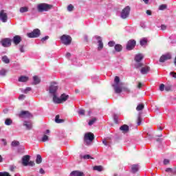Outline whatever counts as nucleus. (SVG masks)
<instances>
[{
    "instance_id": "obj_1",
    "label": "nucleus",
    "mask_w": 176,
    "mask_h": 176,
    "mask_svg": "<svg viewBox=\"0 0 176 176\" xmlns=\"http://www.w3.org/2000/svg\"><path fill=\"white\" fill-rule=\"evenodd\" d=\"M114 83L112 85V87H114L115 93L117 94H120L122 91H130V89L128 88L123 87V83L120 82V78L119 76H116L114 78Z\"/></svg>"
},
{
    "instance_id": "obj_2",
    "label": "nucleus",
    "mask_w": 176,
    "mask_h": 176,
    "mask_svg": "<svg viewBox=\"0 0 176 176\" xmlns=\"http://www.w3.org/2000/svg\"><path fill=\"white\" fill-rule=\"evenodd\" d=\"M130 12H131V8L129 6L124 8L120 13V17L122 20H126V19H129L130 16Z\"/></svg>"
},
{
    "instance_id": "obj_3",
    "label": "nucleus",
    "mask_w": 176,
    "mask_h": 176,
    "mask_svg": "<svg viewBox=\"0 0 176 176\" xmlns=\"http://www.w3.org/2000/svg\"><path fill=\"white\" fill-rule=\"evenodd\" d=\"M53 8V6L47 3H40L37 6V10L39 13H43V12H49L50 9Z\"/></svg>"
},
{
    "instance_id": "obj_4",
    "label": "nucleus",
    "mask_w": 176,
    "mask_h": 176,
    "mask_svg": "<svg viewBox=\"0 0 176 176\" xmlns=\"http://www.w3.org/2000/svg\"><path fill=\"white\" fill-rule=\"evenodd\" d=\"M68 98H69V96L63 94L60 96V98L54 96V98H52V100L55 104H63V102H65V101H67Z\"/></svg>"
},
{
    "instance_id": "obj_5",
    "label": "nucleus",
    "mask_w": 176,
    "mask_h": 176,
    "mask_svg": "<svg viewBox=\"0 0 176 176\" xmlns=\"http://www.w3.org/2000/svg\"><path fill=\"white\" fill-rule=\"evenodd\" d=\"M142 58H144V55L142 54H138L135 56V68H136V69H138V68H141V67L144 65V64L141 63Z\"/></svg>"
},
{
    "instance_id": "obj_6",
    "label": "nucleus",
    "mask_w": 176,
    "mask_h": 176,
    "mask_svg": "<svg viewBox=\"0 0 176 176\" xmlns=\"http://www.w3.org/2000/svg\"><path fill=\"white\" fill-rule=\"evenodd\" d=\"M57 90H58V85H57V83L52 82L49 88V92L50 94H52V96H53V98H54V97H57Z\"/></svg>"
},
{
    "instance_id": "obj_7",
    "label": "nucleus",
    "mask_w": 176,
    "mask_h": 176,
    "mask_svg": "<svg viewBox=\"0 0 176 176\" xmlns=\"http://www.w3.org/2000/svg\"><path fill=\"white\" fill-rule=\"evenodd\" d=\"M93 140H94V134L90 132L85 133L84 136V143L85 145H90L93 142Z\"/></svg>"
},
{
    "instance_id": "obj_8",
    "label": "nucleus",
    "mask_w": 176,
    "mask_h": 176,
    "mask_svg": "<svg viewBox=\"0 0 176 176\" xmlns=\"http://www.w3.org/2000/svg\"><path fill=\"white\" fill-rule=\"evenodd\" d=\"M60 41L63 45L68 46V45H71V42H72V38L69 35L63 34L60 36Z\"/></svg>"
},
{
    "instance_id": "obj_9",
    "label": "nucleus",
    "mask_w": 176,
    "mask_h": 176,
    "mask_svg": "<svg viewBox=\"0 0 176 176\" xmlns=\"http://www.w3.org/2000/svg\"><path fill=\"white\" fill-rule=\"evenodd\" d=\"M40 35L41 30H39V29H35L32 32L27 34V36H28V38H38Z\"/></svg>"
},
{
    "instance_id": "obj_10",
    "label": "nucleus",
    "mask_w": 176,
    "mask_h": 176,
    "mask_svg": "<svg viewBox=\"0 0 176 176\" xmlns=\"http://www.w3.org/2000/svg\"><path fill=\"white\" fill-rule=\"evenodd\" d=\"M94 38L96 39V41H98V50L99 52H101V50L104 49V43H102V38L100 36H95Z\"/></svg>"
},
{
    "instance_id": "obj_11",
    "label": "nucleus",
    "mask_w": 176,
    "mask_h": 176,
    "mask_svg": "<svg viewBox=\"0 0 176 176\" xmlns=\"http://www.w3.org/2000/svg\"><path fill=\"white\" fill-rule=\"evenodd\" d=\"M0 20L2 23H6L8 21V14L3 10L0 11Z\"/></svg>"
},
{
    "instance_id": "obj_12",
    "label": "nucleus",
    "mask_w": 176,
    "mask_h": 176,
    "mask_svg": "<svg viewBox=\"0 0 176 176\" xmlns=\"http://www.w3.org/2000/svg\"><path fill=\"white\" fill-rule=\"evenodd\" d=\"M1 45L3 47H9L12 45V40L9 38H3L1 41Z\"/></svg>"
},
{
    "instance_id": "obj_13",
    "label": "nucleus",
    "mask_w": 176,
    "mask_h": 176,
    "mask_svg": "<svg viewBox=\"0 0 176 176\" xmlns=\"http://www.w3.org/2000/svg\"><path fill=\"white\" fill-rule=\"evenodd\" d=\"M167 60H171V54H166L162 55L160 58V63H164V61H167Z\"/></svg>"
},
{
    "instance_id": "obj_14",
    "label": "nucleus",
    "mask_w": 176,
    "mask_h": 176,
    "mask_svg": "<svg viewBox=\"0 0 176 176\" xmlns=\"http://www.w3.org/2000/svg\"><path fill=\"white\" fill-rule=\"evenodd\" d=\"M135 47V40H131L128 41L126 45V50H132V49H134Z\"/></svg>"
},
{
    "instance_id": "obj_15",
    "label": "nucleus",
    "mask_w": 176,
    "mask_h": 176,
    "mask_svg": "<svg viewBox=\"0 0 176 176\" xmlns=\"http://www.w3.org/2000/svg\"><path fill=\"white\" fill-rule=\"evenodd\" d=\"M19 118H32V115L28 111H23L19 114Z\"/></svg>"
},
{
    "instance_id": "obj_16",
    "label": "nucleus",
    "mask_w": 176,
    "mask_h": 176,
    "mask_svg": "<svg viewBox=\"0 0 176 176\" xmlns=\"http://www.w3.org/2000/svg\"><path fill=\"white\" fill-rule=\"evenodd\" d=\"M149 71H151V67L145 66L142 67V69H140V73L142 74V75H146V74H148Z\"/></svg>"
},
{
    "instance_id": "obj_17",
    "label": "nucleus",
    "mask_w": 176,
    "mask_h": 176,
    "mask_svg": "<svg viewBox=\"0 0 176 176\" xmlns=\"http://www.w3.org/2000/svg\"><path fill=\"white\" fill-rule=\"evenodd\" d=\"M23 126L26 128V130H31L32 129V122L31 121H24Z\"/></svg>"
},
{
    "instance_id": "obj_18",
    "label": "nucleus",
    "mask_w": 176,
    "mask_h": 176,
    "mask_svg": "<svg viewBox=\"0 0 176 176\" xmlns=\"http://www.w3.org/2000/svg\"><path fill=\"white\" fill-rule=\"evenodd\" d=\"M70 176H85V173L79 170H73L70 173Z\"/></svg>"
},
{
    "instance_id": "obj_19",
    "label": "nucleus",
    "mask_w": 176,
    "mask_h": 176,
    "mask_svg": "<svg viewBox=\"0 0 176 176\" xmlns=\"http://www.w3.org/2000/svg\"><path fill=\"white\" fill-rule=\"evenodd\" d=\"M12 42L16 45H19L20 42H21V37L19 35H16L15 36L13 37Z\"/></svg>"
},
{
    "instance_id": "obj_20",
    "label": "nucleus",
    "mask_w": 176,
    "mask_h": 176,
    "mask_svg": "<svg viewBox=\"0 0 176 176\" xmlns=\"http://www.w3.org/2000/svg\"><path fill=\"white\" fill-rule=\"evenodd\" d=\"M120 130L124 133V134H126V133H129V130H130V128L128 125L124 124L120 127Z\"/></svg>"
},
{
    "instance_id": "obj_21",
    "label": "nucleus",
    "mask_w": 176,
    "mask_h": 176,
    "mask_svg": "<svg viewBox=\"0 0 176 176\" xmlns=\"http://www.w3.org/2000/svg\"><path fill=\"white\" fill-rule=\"evenodd\" d=\"M30 162V155H25L22 158V163L23 166H28V162Z\"/></svg>"
},
{
    "instance_id": "obj_22",
    "label": "nucleus",
    "mask_w": 176,
    "mask_h": 176,
    "mask_svg": "<svg viewBox=\"0 0 176 176\" xmlns=\"http://www.w3.org/2000/svg\"><path fill=\"white\" fill-rule=\"evenodd\" d=\"M39 83H41V78H39L38 76H33L32 85H39Z\"/></svg>"
},
{
    "instance_id": "obj_23",
    "label": "nucleus",
    "mask_w": 176,
    "mask_h": 176,
    "mask_svg": "<svg viewBox=\"0 0 176 176\" xmlns=\"http://www.w3.org/2000/svg\"><path fill=\"white\" fill-rule=\"evenodd\" d=\"M140 168V166L138 164H133L131 166V172L133 173H137Z\"/></svg>"
},
{
    "instance_id": "obj_24",
    "label": "nucleus",
    "mask_w": 176,
    "mask_h": 176,
    "mask_svg": "<svg viewBox=\"0 0 176 176\" xmlns=\"http://www.w3.org/2000/svg\"><path fill=\"white\" fill-rule=\"evenodd\" d=\"M114 49L116 52H122V50H123V47L120 44H116V45H114Z\"/></svg>"
},
{
    "instance_id": "obj_25",
    "label": "nucleus",
    "mask_w": 176,
    "mask_h": 176,
    "mask_svg": "<svg viewBox=\"0 0 176 176\" xmlns=\"http://www.w3.org/2000/svg\"><path fill=\"white\" fill-rule=\"evenodd\" d=\"M1 60L3 61V63H4V64H9L10 63V59H9V58L6 55L2 56Z\"/></svg>"
},
{
    "instance_id": "obj_26",
    "label": "nucleus",
    "mask_w": 176,
    "mask_h": 176,
    "mask_svg": "<svg viewBox=\"0 0 176 176\" xmlns=\"http://www.w3.org/2000/svg\"><path fill=\"white\" fill-rule=\"evenodd\" d=\"M28 80H29L28 76H21L18 79L19 82H28Z\"/></svg>"
},
{
    "instance_id": "obj_27",
    "label": "nucleus",
    "mask_w": 176,
    "mask_h": 176,
    "mask_svg": "<svg viewBox=\"0 0 176 176\" xmlns=\"http://www.w3.org/2000/svg\"><path fill=\"white\" fill-rule=\"evenodd\" d=\"M18 49L21 53H25V45L24 44L19 45Z\"/></svg>"
},
{
    "instance_id": "obj_28",
    "label": "nucleus",
    "mask_w": 176,
    "mask_h": 176,
    "mask_svg": "<svg viewBox=\"0 0 176 176\" xmlns=\"http://www.w3.org/2000/svg\"><path fill=\"white\" fill-rule=\"evenodd\" d=\"M80 159H84L85 160H87V159H94L93 157H91L90 155H80Z\"/></svg>"
},
{
    "instance_id": "obj_29",
    "label": "nucleus",
    "mask_w": 176,
    "mask_h": 176,
    "mask_svg": "<svg viewBox=\"0 0 176 176\" xmlns=\"http://www.w3.org/2000/svg\"><path fill=\"white\" fill-rule=\"evenodd\" d=\"M36 163L37 164H41V163H42V156L39 154L36 155Z\"/></svg>"
},
{
    "instance_id": "obj_30",
    "label": "nucleus",
    "mask_w": 176,
    "mask_h": 176,
    "mask_svg": "<svg viewBox=\"0 0 176 176\" xmlns=\"http://www.w3.org/2000/svg\"><path fill=\"white\" fill-rule=\"evenodd\" d=\"M93 170H94L95 171H99L101 172L103 170L102 166H95L93 168Z\"/></svg>"
},
{
    "instance_id": "obj_31",
    "label": "nucleus",
    "mask_w": 176,
    "mask_h": 176,
    "mask_svg": "<svg viewBox=\"0 0 176 176\" xmlns=\"http://www.w3.org/2000/svg\"><path fill=\"white\" fill-rule=\"evenodd\" d=\"M19 12L20 13H26V12H28V7H21L20 9H19Z\"/></svg>"
},
{
    "instance_id": "obj_32",
    "label": "nucleus",
    "mask_w": 176,
    "mask_h": 176,
    "mask_svg": "<svg viewBox=\"0 0 176 176\" xmlns=\"http://www.w3.org/2000/svg\"><path fill=\"white\" fill-rule=\"evenodd\" d=\"M12 123H13V121L12 120V119H10V118L6 119V120H5L6 126H10V124H12Z\"/></svg>"
},
{
    "instance_id": "obj_33",
    "label": "nucleus",
    "mask_w": 176,
    "mask_h": 176,
    "mask_svg": "<svg viewBox=\"0 0 176 176\" xmlns=\"http://www.w3.org/2000/svg\"><path fill=\"white\" fill-rule=\"evenodd\" d=\"M137 120H138L137 122L138 126H141V123L142 122V117H141V114L138 115Z\"/></svg>"
},
{
    "instance_id": "obj_34",
    "label": "nucleus",
    "mask_w": 176,
    "mask_h": 176,
    "mask_svg": "<svg viewBox=\"0 0 176 176\" xmlns=\"http://www.w3.org/2000/svg\"><path fill=\"white\" fill-rule=\"evenodd\" d=\"M55 122L56 123H63V120L60 119V116H56L55 117Z\"/></svg>"
},
{
    "instance_id": "obj_35",
    "label": "nucleus",
    "mask_w": 176,
    "mask_h": 176,
    "mask_svg": "<svg viewBox=\"0 0 176 176\" xmlns=\"http://www.w3.org/2000/svg\"><path fill=\"white\" fill-rule=\"evenodd\" d=\"M41 141L42 142H46L49 141V136H47V135H44L41 138Z\"/></svg>"
},
{
    "instance_id": "obj_36",
    "label": "nucleus",
    "mask_w": 176,
    "mask_h": 176,
    "mask_svg": "<svg viewBox=\"0 0 176 176\" xmlns=\"http://www.w3.org/2000/svg\"><path fill=\"white\" fill-rule=\"evenodd\" d=\"M144 104H139L137 106V107H136V110H138V111H142V109H144Z\"/></svg>"
},
{
    "instance_id": "obj_37",
    "label": "nucleus",
    "mask_w": 176,
    "mask_h": 176,
    "mask_svg": "<svg viewBox=\"0 0 176 176\" xmlns=\"http://www.w3.org/2000/svg\"><path fill=\"white\" fill-rule=\"evenodd\" d=\"M96 122H97V119L93 118L92 120H89V122H88V124H89V126H93V124H94V123H96Z\"/></svg>"
},
{
    "instance_id": "obj_38",
    "label": "nucleus",
    "mask_w": 176,
    "mask_h": 176,
    "mask_svg": "<svg viewBox=\"0 0 176 176\" xmlns=\"http://www.w3.org/2000/svg\"><path fill=\"white\" fill-rule=\"evenodd\" d=\"M148 41L146 40V38H143L142 40H140V45L141 46H144V45H146Z\"/></svg>"
},
{
    "instance_id": "obj_39",
    "label": "nucleus",
    "mask_w": 176,
    "mask_h": 176,
    "mask_svg": "<svg viewBox=\"0 0 176 176\" xmlns=\"http://www.w3.org/2000/svg\"><path fill=\"white\" fill-rule=\"evenodd\" d=\"M31 90H32V88L30 87H26L25 89H23L22 91H23V93H24L25 94H28V93L29 91H31Z\"/></svg>"
},
{
    "instance_id": "obj_40",
    "label": "nucleus",
    "mask_w": 176,
    "mask_h": 176,
    "mask_svg": "<svg viewBox=\"0 0 176 176\" xmlns=\"http://www.w3.org/2000/svg\"><path fill=\"white\" fill-rule=\"evenodd\" d=\"M165 9H167V5L166 4H162L159 7L160 10H165Z\"/></svg>"
},
{
    "instance_id": "obj_41",
    "label": "nucleus",
    "mask_w": 176,
    "mask_h": 176,
    "mask_svg": "<svg viewBox=\"0 0 176 176\" xmlns=\"http://www.w3.org/2000/svg\"><path fill=\"white\" fill-rule=\"evenodd\" d=\"M20 145V142L19 141H13L12 142V146H19Z\"/></svg>"
},
{
    "instance_id": "obj_42",
    "label": "nucleus",
    "mask_w": 176,
    "mask_h": 176,
    "mask_svg": "<svg viewBox=\"0 0 176 176\" xmlns=\"http://www.w3.org/2000/svg\"><path fill=\"white\" fill-rule=\"evenodd\" d=\"M74 10V6H72V4H69L67 6V11L68 12H72Z\"/></svg>"
},
{
    "instance_id": "obj_43",
    "label": "nucleus",
    "mask_w": 176,
    "mask_h": 176,
    "mask_svg": "<svg viewBox=\"0 0 176 176\" xmlns=\"http://www.w3.org/2000/svg\"><path fill=\"white\" fill-rule=\"evenodd\" d=\"M166 173H170L171 174H174V173H175V171H174V170H173V168H167L166 169Z\"/></svg>"
},
{
    "instance_id": "obj_44",
    "label": "nucleus",
    "mask_w": 176,
    "mask_h": 176,
    "mask_svg": "<svg viewBox=\"0 0 176 176\" xmlns=\"http://www.w3.org/2000/svg\"><path fill=\"white\" fill-rule=\"evenodd\" d=\"M0 75L1 76H5L6 75V70L5 69H2L1 71H0Z\"/></svg>"
},
{
    "instance_id": "obj_45",
    "label": "nucleus",
    "mask_w": 176,
    "mask_h": 176,
    "mask_svg": "<svg viewBox=\"0 0 176 176\" xmlns=\"http://www.w3.org/2000/svg\"><path fill=\"white\" fill-rule=\"evenodd\" d=\"M108 45L109 46V47H113V46L116 45L115 41H109L108 43Z\"/></svg>"
},
{
    "instance_id": "obj_46",
    "label": "nucleus",
    "mask_w": 176,
    "mask_h": 176,
    "mask_svg": "<svg viewBox=\"0 0 176 176\" xmlns=\"http://www.w3.org/2000/svg\"><path fill=\"white\" fill-rule=\"evenodd\" d=\"M0 176H10L8 172H0Z\"/></svg>"
},
{
    "instance_id": "obj_47",
    "label": "nucleus",
    "mask_w": 176,
    "mask_h": 176,
    "mask_svg": "<svg viewBox=\"0 0 176 176\" xmlns=\"http://www.w3.org/2000/svg\"><path fill=\"white\" fill-rule=\"evenodd\" d=\"M172 87L171 85H167L165 87L166 91H171Z\"/></svg>"
},
{
    "instance_id": "obj_48",
    "label": "nucleus",
    "mask_w": 176,
    "mask_h": 176,
    "mask_svg": "<svg viewBox=\"0 0 176 176\" xmlns=\"http://www.w3.org/2000/svg\"><path fill=\"white\" fill-rule=\"evenodd\" d=\"M163 163H164V166H167V164H170V160L164 159Z\"/></svg>"
},
{
    "instance_id": "obj_49",
    "label": "nucleus",
    "mask_w": 176,
    "mask_h": 176,
    "mask_svg": "<svg viewBox=\"0 0 176 176\" xmlns=\"http://www.w3.org/2000/svg\"><path fill=\"white\" fill-rule=\"evenodd\" d=\"M165 88H166V87H164V84H161V85H160V91H163Z\"/></svg>"
},
{
    "instance_id": "obj_50",
    "label": "nucleus",
    "mask_w": 176,
    "mask_h": 176,
    "mask_svg": "<svg viewBox=\"0 0 176 176\" xmlns=\"http://www.w3.org/2000/svg\"><path fill=\"white\" fill-rule=\"evenodd\" d=\"M49 39V36H45L41 38V42H45V41H47Z\"/></svg>"
},
{
    "instance_id": "obj_51",
    "label": "nucleus",
    "mask_w": 176,
    "mask_h": 176,
    "mask_svg": "<svg viewBox=\"0 0 176 176\" xmlns=\"http://www.w3.org/2000/svg\"><path fill=\"white\" fill-rule=\"evenodd\" d=\"M161 30L162 31H166V30H167V26H166L165 25H162Z\"/></svg>"
},
{
    "instance_id": "obj_52",
    "label": "nucleus",
    "mask_w": 176,
    "mask_h": 176,
    "mask_svg": "<svg viewBox=\"0 0 176 176\" xmlns=\"http://www.w3.org/2000/svg\"><path fill=\"white\" fill-rule=\"evenodd\" d=\"M170 76H172L173 78H176V73H175V72H171L170 73Z\"/></svg>"
},
{
    "instance_id": "obj_53",
    "label": "nucleus",
    "mask_w": 176,
    "mask_h": 176,
    "mask_svg": "<svg viewBox=\"0 0 176 176\" xmlns=\"http://www.w3.org/2000/svg\"><path fill=\"white\" fill-rule=\"evenodd\" d=\"M78 114L79 115H85V110L84 109H80L78 111Z\"/></svg>"
},
{
    "instance_id": "obj_54",
    "label": "nucleus",
    "mask_w": 176,
    "mask_h": 176,
    "mask_svg": "<svg viewBox=\"0 0 176 176\" xmlns=\"http://www.w3.org/2000/svg\"><path fill=\"white\" fill-rule=\"evenodd\" d=\"M140 27L142 28H146V25H145V23L142 22V23H140Z\"/></svg>"
},
{
    "instance_id": "obj_55",
    "label": "nucleus",
    "mask_w": 176,
    "mask_h": 176,
    "mask_svg": "<svg viewBox=\"0 0 176 176\" xmlns=\"http://www.w3.org/2000/svg\"><path fill=\"white\" fill-rule=\"evenodd\" d=\"M23 151H24V146H22L21 147V149L18 150V152H19V153H23Z\"/></svg>"
},
{
    "instance_id": "obj_56",
    "label": "nucleus",
    "mask_w": 176,
    "mask_h": 176,
    "mask_svg": "<svg viewBox=\"0 0 176 176\" xmlns=\"http://www.w3.org/2000/svg\"><path fill=\"white\" fill-rule=\"evenodd\" d=\"M31 166L32 167V166H35V162H32V161H30V162H28V166Z\"/></svg>"
},
{
    "instance_id": "obj_57",
    "label": "nucleus",
    "mask_w": 176,
    "mask_h": 176,
    "mask_svg": "<svg viewBox=\"0 0 176 176\" xmlns=\"http://www.w3.org/2000/svg\"><path fill=\"white\" fill-rule=\"evenodd\" d=\"M24 98H25V96L23 94L20 95L19 97V100H24Z\"/></svg>"
},
{
    "instance_id": "obj_58",
    "label": "nucleus",
    "mask_w": 176,
    "mask_h": 176,
    "mask_svg": "<svg viewBox=\"0 0 176 176\" xmlns=\"http://www.w3.org/2000/svg\"><path fill=\"white\" fill-rule=\"evenodd\" d=\"M113 119H114L115 123H118V116H116V114H114Z\"/></svg>"
},
{
    "instance_id": "obj_59",
    "label": "nucleus",
    "mask_w": 176,
    "mask_h": 176,
    "mask_svg": "<svg viewBox=\"0 0 176 176\" xmlns=\"http://www.w3.org/2000/svg\"><path fill=\"white\" fill-rule=\"evenodd\" d=\"M146 13V14H148V16H151L152 15V12L149 10H147Z\"/></svg>"
},
{
    "instance_id": "obj_60",
    "label": "nucleus",
    "mask_w": 176,
    "mask_h": 176,
    "mask_svg": "<svg viewBox=\"0 0 176 176\" xmlns=\"http://www.w3.org/2000/svg\"><path fill=\"white\" fill-rule=\"evenodd\" d=\"M102 144H104V145L105 146H108V142H107V140H102Z\"/></svg>"
},
{
    "instance_id": "obj_61",
    "label": "nucleus",
    "mask_w": 176,
    "mask_h": 176,
    "mask_svg": "<svg viewBox=\"0 0 176 176\" xmlns=\"http://www.w3.org/2000/svg\"><path fill=\"white\" fill-rule=\"evenodd\" d=\"M66 58H69L71 57V53L67 52L65 55Z\"/></svg>"
},
{
    "instance_id": "obj_62",
    "label": "nucleus",
    "mask_w": 176,
    "mask_h": 176,
    "mask_svg": "<svg viewBox=\"0 0 176 176\" xmlns=\"http://www.w3.org/2000/svg\"><path fill=\"white\" fill-rule=\"evenodd\" d=\"M39 173L40 174H45V170H43V168H40V170H39Z\"/></svg>"
},
{
    "instance_id": "obj_63",
    "label": "nucleus",
    "mask_w": 176,
    "mask_h": 176,
    "mask_svg": "<svg viewBox=\"0 0 176 176\" xmlns=\"http://www.w3.org/2000/svg\"><path fill=\"white\" fill-rule=\"evenodd\" d=\"M2 142H3L4 146L7 145L8 143L6 142V140L5 139H2Z\"/></svg>"
},
{
    "instance_id": "obj_64",
    "label": "nucleus",
    "mask_w": 176,
    "mask_h": 176,
    "mask_svg": "<svg viewBox=\"0 0 176 176\" xmlns=\"http://www.w3.org/2000/svg\"><path fill=\"white\" fill-rule=\"evenodd\" d=\"M10 171H14V166H11L10 167Z\"/></svg>"
}]
</instances>
